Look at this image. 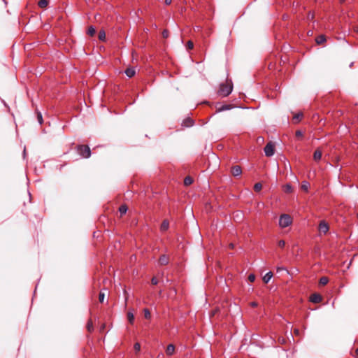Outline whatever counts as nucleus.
Wrapping results in <instances>:
<instances>
[{"mask_svg": "<svg viewBox=\"0 0 358 358\" xmlns=\"http://www.w3.org/2000/svg\"><path fill=\"white\" fill-rule=\"evenodd\" d=\"M232 89L233 86L231 81L227 80L225 83L220 84L218 94L224 97L227 96L231 93Z\"/></svg>", "mask_w": 358, "mask_h": 358, "instance_id": "nucleus-1", "label": "nucleus"}, {"mask_svg": "<svg viewBox=\"0 0 358 358\" xmlns=\"http://www.w3.org/2000/svg\"><path fill=\"white\" fill-rule=\"evenodd\" d=\"M292 222V219L288 214H282L279 218V225L281 228H285L289 226Z\"/></svg>", "mask_w": 358, "mask_h": 358, "instance_id": "nucleus-2", "label": "nucleus"}, {"mask_svg": "<svg viewBox=\"0 0 358 358\" xmlns=\"http://www.w3.org/2000/svg\"><path fill=\"white\" fill-rule=\"evenodd\" d=\"M77 151L78 154L84 158H89L91 155V150L87 145H78L77 147Z\"/></svg>", "mask_w": 358, "mask_h": 358, "instance_id": "nucleus-3", "label": "nucleus"}, {"mask_svg": "<svg viewBox=\"0 0 358 358\" xmlns=\"http://www.w3.org/2000/svg\"><path fill=\"white\" fill-rule=\"evenodd\" d=\"M275 145L273 143H268L264 148V152L266 157H271L274 155Z\"/></svg>", "mask_w": 358, "mask_h": 358, "instance_id": "nucleus-4", "label": "nucleus"}, {"mask_svg": "<svg viewBox=\"0 0 358 358\" xmlns=\"http://www.w3.org/2000/svg\"><path fill=\"white\" fill-rule=\"evenodd\" d=\"M329 229V225L327 222L322 220L319 224V231L320 233H322L324 234H326Z\"/></svg>", "mask_w": 358, "mask_h": 358, "instance_id": "nucleus-5", "label": "nucleus"}, {"mask_svg": "<svg viewBox=\"0 0 358 358\" xmlns=\"http://www.w3.org/2000/svg\"><path fill=\"white\" fill-rule=\"evenodd\" d=\"M169 262V258L166 255H162L159 259V264L161 266L167 265Z\"/></svg>", "mask_w": 358, "mask_h": 358, "instance_id": "nucleus-6", "label": "nucleus"}, {"mask_svg": "<svg viewBox=\"0 0 358 358\" xmlns=\"http://www.w3.org/2000/svg\"><path fill=\"white\" fill-rule=\"evenodd\" d=\"M310 300L313 303H320L322 301V296L319 294H313L310 296Z\"/></svg>", "mask_w": 358, "mask_h": 358, "instance_id": "nucleus-7", "label": "nucleus"}, {"mask_svg": "<svg viewBox=\"0 0 358 358\" xmlns=\"http://www.w3.org/2000/svg\"><path fill=\"white\" fill-rule=\"evenodd\" d=\"M242 170L241 166H234L231 169V173L234 176H238L241 174Z\"/></svg>", "mask_w": 358, "mask_h": 358, "instance_id": "nucleus-8", "label": "nucleus"}, {"mask_svg": "<svg viewBox=\"0 0 358 358\" xmlns=\"http://www.w3.org/2000/svg\"><path fill=\"white\" fill-rule=\"evenodd\" d=\"M193 124H194V121L192 120V119H191L189 117L185 119L182 123V126L185 127H192Z\"/></svg>", "mask_w": 358, "mask_h": 358, "instance_id": "nucleus-9", "label": "nucleus"}, {"mask_svg": "<svg viewBox=\"0 0 358 358\" xmlns=\"http://www.w3.org/2000/svg\"><path fill=\"white\" fill-rule=\"evenodd\" d=\"M175 352V346L173 344H169L166 350V353L167 355L171 356Z\"/></svg>", "mask_w": 358, "mask_h": 358, "instance_id": "nucleus-10", "label": "nucleus"}, {"mask_svg": "<svg viewBox=\"0 0 358 358\" xmlns=\"http://www.w3.org/2000/svg\"><path fill=\"white\" fill-rule=\"evenodd\" d=\"M322 151L320 149H317L313 154V159L315 161H319L322 158Z\"/></svg>", "mask_w": 358, "mask_h": 358, "instance_id": "nucleus-11", "label": "nucleus"}, {"mask_svg": "<svg viewBox=\"0 0 358 358\" xmlns=\"http://www.w3.org/2000/svg\"><path fill=\"white\" fill-rule=\"evenodd\" d=\"M136 73V71L134 68H128L125 70V74L129 78H132Z\"/></svg>", "mask_w": 358, "mask_h": 358, "instance_id": "nucleus-12", "label": "nucleus"}, {"mask_svg": "<svg viewBox=\"0 0 358 358\" xmlns=\"http://www.w3.org/2000/svg\"><path fill=\"white\" fill-rule=\"evenodd\" d=\"M272 277H273V273H272V272L269 271L267 273H266L265 275L263 277V281L265 283H268Z\"/></svg>", "mask_w": 358, "mask_h": 358, "instance_id": "nucleus-13", "label": "nucleus"}, {"mask_svg": "<svg viewBox=\"0 0 358 358\" xmlns=\"http://www.w3.org/2000/svg\"><path fill=\"white\" fill-rule=\"evenodd\" d=\"M310 187V184L307 181H303L301 185V188L304 192H308Z\"/></svg>", "mask_w": 358, "mask_h": 358, "instance_id": "nucleus-14", "label": "nucleus"}, {"mask_svg": "<svg viewBox=\"0 0 358 358\" xmlns=\"http://www.w3.org/2000/svg\"><path fill=\"white\" fill-rule=\"evenodd\" d=\"M231 108V105H222L221 107L217 109V112H221L224 110H227Z\"/></svg>", "mask_w": 358, "mask_h": 358, "instance_id": "nucleus-15", "label": "nucleus"}, {"mask_svg": "<svg viewBox=\"0 0 358 358\" xmlns=\"http://www.w3.org/2000/svg\"><path fill=\"white\" fill-rule=\"evenodd\" d=\"M48 4V1L47 0H40L38 3V5L40 8H44Z\"/></svg>", "mask_w": 358, "mask_h": 358, "instance_id": "nucleus-16", "label": "nucleus"}, {"mask_svg": "<svg viewBox=\"0 0 358 358\" xmlns=\"http://www.w3.org/2000/svg\"><path fill=\"white\" fill-rule=\"evenodd\" d=\"M325 41H326V38L324 35H320V36H317L316 38V43L317 44H321V43H324Z\"/></svg>", "mask_w": 358, "mask_h": 358, "instance_id": "nucleus-17", "label": "nucleus"}, {"mask_svg": "<svg viewBox=\"0 0 358 358\" xmlns=\"http://www.w3.org/2000/svg\"><path fill=\"white\" fill-rule=\"evenodd\" d=\"M169 223L168 221L166 220H164L162 224H161V230L162 231H166L169 228Z\"/></svg>", "mask_w": 358, "mask_h": 358, "instance_id": "nucleus-18", "label": "nucleus"}, {"mask_svg": "<svg viewBox=\"0 0 358 358\" xmlns=\"http://www.w3.org/2000/svg\"><path fill=\"white\" fill-rule=\"evenodd\" d=\"M127 318H128L129 322L131 324H133V322L134 321V314L131 311L128 312V313H127Z\"/></svg>", "mask_w": 358, "mask_h": 358, "instance_id": "nucleus-19", "label": "nucleus"}, {"mask_svg": "<svg viewBox=\"0 0 358 358\" xmlns=\"http://www.w3.org/2000/svg\"><path fill=\"white\" fill-rule=\"evenodd\" d=\"M127 210V206L125 205H122L120 208H119V211H120V213L121 215H124L126 213Z\"/></svg>", "mask_w": 358, "mask_h": 358, "instance_id": "nucleus-20", "label": "nucleus"}, {"mask_svg": "<svg viewBox=\"0 0 358 358\" xmlns=\"http://www.w3.org/2000/svg\"><path fill=\"white\" fill-rule=\"evenodd\" d=\"M95 33H96V29H95V28H94V27L91 26V27H90L88 28V29H87V34H88L90 36H94V34H95Z\"/></svg>", "mask_w": 358, "mask_h": 358, "instance_id": "nucleus-21", "label": "nucleus"}, {"mask_svg": "<svg viewBox=\"0 0 358 358\" xmlns=\"http://www.w3.org/2000/svg\"><path fill=\"white\" fill-rule=\"evenodd\" d=\"M329 282V279L327 277H322L320 279V284L322 285H325L328 283Z\"/></svg>", "mask_w": 358, "mask_h": 358, "instance_id": "nucleus-22", "label": "nucleus"}, {"mask_svg": "<svg viewBox=\"0 0 358 358\" xmlns=\"http://www.w3.org/2000/svg\"><path fill=\"white\" fill-rule=\"evenodd\" d=\"M192 182H193V180H192V178L191 177H189V176L186 177V178H185V180H184V184H185V185H187H187H191V184L192 183Z\"/></svg>", "mask_w": 358, "mask_h": 358, "instance_id": "nucleus-23", "label": "nucleus"}, {"mask_svg": "<svg viewBox=\"0 0 358 358\" xmlns=\"http://www.w3.org/2000/svg\"><path fill=\"white\" fill-rule=\"evenodd\" d=\"M87 329L88 330V331L91 332L93 331L94 329V327H93V324H92V322L91 320H90L88 322H87Z\"/></svg>", "mask_w": 358, "mask_h": 358, "instance_id": "nucleus-24", "label": "nucleus"}, {"mask_svg": "<svg viewBox=\"0 0 358 358\" xmlns=\"http://www.w3.org/2000/svg\"><path fill=\"white\" fill-rule=\"evenodd\" d=\"M99 38L101 41H104L106 38V33L104 31H100L99 33Z\"/></svg>", "mask_w": 358, "mask_h": 358, "instance_id": "nucleus-25", "label": "nucleus"}, {"mask_svg": "<svg viewBox=\"0 0 358 358\" xmlns=\"http://www.w3.org/2000/svg\"><path fill=\"white\" fill-rule=\"evenodd\" d=\"M143 313H144V317L146 319H150V317H151L150 312V310L148 308H145L143 310Z\"/></svg>", "mask_w": 358, "mask_h": 358, "instance_id": "nucleus-26", "label": "nucleus"}, {"mask_svg": "<svg viewBox=\"0 0 358 358\" xmlns=\"http://www.w3.org/2000/svg\"><path fill=\"white\" fill-rule=\"evenodd\" d=\"M262 185L260 182H257L256 183L255 185H254V189L256 191V192H259L262 189Z\"/></svg>", "mask_w": 358, "mask_h": 358, "instance_id": "nucleus-27", "label": "nucleus"}, {"mask_svg": "<svg viewBox=\"0 0 358 358\" xmlns=\"http://www.w3.org/2000/svg\"><path fill=\"white\" fill-rule=\"evenodd\" d=\"M303 116V114L302 113H298L296 115H295L293 117V119L294 120H296V122H298L299 121L301 120V117Z\"/></svg>", "mask_w": 358, "mask_h": 358, "instance_id": "nucleus-28", "label": "nucleus"}, {"mask_svg": "<svg viewBox=\"0 0 358 358\" xmlns=\"http://www.w3.org/2000/svg\"><path fill=\"white\" fill-rule=\"evenodd\" d=\"M105 298V294L103 292H100L99 295V300L101 303H103L104 301Z\"/></svg>", "mask_w": 358, "mask_h": 358, "instance_id": "nucleus-29", "label": "nucleus"}, {"mask_svg": "<svg viewBox=\"0 0 358 358\" xmlns=\"http://www.w3.org/2000/svg\"><path fill=\"white\" fill-rule=\"evenodd\" d=\"M248 280L251 282H254L255 280V275L252 273L248 275Z\"/></svg>", "mask_w": 358, "mask_h": 358, "instance_id": "nucleus-30", "label": "nucleus"}, {"mask_svg": "<svg viewBox=\"0 0 358 358\" xmlns=\"http://www.w3.org/2000/svg\"><path fill=\"white\" fill-rule=\"evenodd\" d=\"M278 245L280 248H283L285 245V242L283 240H280L278 242Z\"/></svg>", "mask_w": 358, "mask_h": 358, "instance_id": "nucleus-31", "label": "nucleus"}, {"mask_svg": "<svg viewBox=\"0 0 358 358\" xmlns=\"http://www.w3.org/2000/svg\"><path fill=\"white\" fill-rule=\"evenodd\" d=\"M37 118H38V122L41 124L43 123V117H42L41 113H38Z\"/></svg>", "mask_w": 358, "mask_h": 358, "instance_id": "nucleus-32", "label": "nucleus"}, {"mask_svg": "<svg viewBox=\"0 0 358 358\" xmlns=\"http://www.w3.org/2000/svg\"><path fill=\"white\" fill-rule=\"evenodd\" d=\"M296 134V136L297 138H300V137H302V136H303V132H302L301 131H300V130H297V131H296V134Z\"/></svg>", "mask_w": 358, "mask_h": 358, "instance_id": "nucleus-33", "label": "nucleus"}, {"mask_svg": "<svg viewBox=\"0 0 358 358\" xmlns=\"http://www.w3.org/2000/svg\"><path fill=\"white\" fill-rule=\"evenodd\" d=\"M134 349L136 351H139L141 349V345L138 343L134 344Z\"/></svg>", "mask_w": 358, "mask_h": 358, "instance_id": "nucleus-34", "label": "nucleus"}, {"mask_svg": "<svg viewBox=\"0 0 358 358\" xmlns=\"http://www.w3.org/2000/svg\"><path fill=\"white\" fill-rule=\"evenodd\" d=\"M308 20H313L314 18V14L311 12H309L308 14Z\"/></svg>", "mask_w": 358, "mask_h": 358, "instance_id": "nucleus-35", "label": "nucleus"}, {"mask_svg": "<svg viewBox=\"0 0 358 358\" xmlns=\"http://www.w3.org/2000/svg\"><path fill=\"white\" fill-rule=\"evenodd\" d=\"M193 47H194L193 43L191 41H189L187 42V48H188V49H192Z\"/></svg>", "mask_w": 358, "mask_h": 358, "instance_id": "nucleus-36", "label": "nucleus"}, {"mask_svg": "<svg viewBox=\"0 0 358 358\" xmlns=\"http://www.w3.org/2000/svg\"><path fill=\"white\" fill-rule=\"evenodd\" d=\"M151 282L152 285H157L158 283V280L155 277H153L151 280Z\"/></svg>", "mask_w": 358, "mask_h": 358, "instance_id": "nucleus-37", "label": "nucleus"}, {"mask_svg": "<svg viewBox=\"0 0 358 358\" xmlns=\"http://www.w3.org/2000/svg\"><path fill=\"white\" fill-rule=\"evenodd\" d=\"M285 187H286V192H292V186L290 185H287Z\"/></svg>", "mask_w": 358, "mask_h": 358, "instance_id": "nucleus-38", "label": "nucleus"}, {"mask_svg": "<svg viewBox=\"0 0 358 358\" xmlns=\"http://www.w3.org/2000/svg\"><path fill=\"white\" fill-rule=\"evenodd\" d=\"M354 357H355V358H358V348L356 349V350H355V352Z\"/></svg>", "mask_w": 358, "mask_h": 358, "instance_id": "nucleus-39", "label": "nucleus"}, {"mask_svg": "<svg viewBox=\"0 0 358 358\" xmlns=\"http://www.w3.org/2000/svg\"><path fill=\"white\" fill-rule=\"evenodd\" d=\"M163 36L164 38H166L168 36V31H163Z\"/></svg>", "mask_w": 358, "mask_h": 358, "instance_id": "nucleus-40", "label": "nucleus"}, {"mask_svg": "<svg viewBox=\"0 0 358 358\" xmlns=\"http://www.w3.org/2000/svg\"><path fill=\"white\" fill-rule=\"evenodd\" d=\"M164 2L166 5H169L171 3L172 0H165Z\"/></svg>", "mask_w": 358, "mask_h": 358, "instance_id": "nucleus-41", "label": "nucleus"}, {"mask_svg": "<svg viewBox=\"0 0 358 358\" xmlns=\"http://www.w3.org/2000/svg\"><path fill=\"white\" fill-rule=\"evenodd\" d=\"M251 306H253V307H256V306H257V302H252L251 303Z\"/></svg>", "mask_w": 358, "mask_h": 358, "instance_id": "nucleus-42", "label": "nucleus"}, {"mask_svg": "<svg viewBox=\"0 0 358 358\" xmlns=\"http://www.w3.org/2000/svg\"><path fill=\"white\" fill-rule=\"evenodd\" d=\"M282 270H284V268H281V267H278L277 268V271H282Z\"/></svg>", "mask_w": 358, "mask_h": 358, "instance_id": "nucleus-43", "label": "nucleus"}, {"mask_svg": "<svg viewBox=\"0 0 358 358\" xmlns=\"http://www.w3.org/2000/svg\"><path fill=\"white\" fill-rule=\"evenodd\" d=\"M357 218H358V213H357Z\"/></svg>", "mask_w": 358, "mask_h": 358, "instance_id": "nucleus-44", "label": "nucleus"}]
</instances>
